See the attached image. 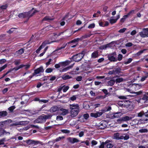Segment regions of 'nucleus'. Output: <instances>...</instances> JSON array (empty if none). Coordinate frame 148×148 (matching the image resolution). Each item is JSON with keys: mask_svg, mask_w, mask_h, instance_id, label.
I'll list each match as a JSON object with an SVG mask.
<instances>
[{"mask_svg": "<svg viewBox=\"0 0 148 148\" xmlns=\"http://www.w3.org/2000/svg\"><path fill=\"white\" fill-rule=\"evenodd\" d=\"M5 138H3L0 140V145H3L4 144V142L5 141Z\"/></svg>", "mask_w": 148, "mask_h": 148, "instance_id": "56", "label": "nucleus"}, {"mask_svg": "<svg viewBox=\"0 0 148 148\" xmlns=\"http://www.w3.org/2000/svg\"><path fill=\"white\" fill-rule=\"evenodd\" d=\"M95 26V25L94 23H93L90 24L88 27V28L89 29H92L94 28Z\"/></svg>", "mask_w": 148, "mask_h": 148, "instance_id": "47", "label": "nucleus"}, {"mask_svg": "<svg viewBox=\"0 0 148 148\" xmlns=\"http://www.w3.org/2000/svg\"><path fill=\"white\" fill-rule=\"evenodd\" d=\"M0 136L2 137L3 135L6 134V132L2 128H0Z\"/></svg>", "mask_w": 148, "mask_h": 148, "instance_id": "23", "label": "nucleus"}, {"mask_svg": "<svg viewBox=\"0 0 148 148\" xmlns=\"http://www.w3.org/2000/svg\"><path fill=\"white\" fill-rule=\"evenodd\" d=\"M53 69L51 68H48L45 70V72L47 73H50L52 72Z\"/></svg>", "mask_w": 148, "mask_h": 148, "instance_id": "43", "label": "nucleus"}, {"mask_svg": "<svg viewBox=\"0 0 148 148\" xmlns=\"http://www.w3.org/2000/svg\"><path fill=\"white\" fill-rule=\"evenodd\" d=\"M8 7V5L7 4H5V5H3L1 6L0 8L1 9L4 10L6 9V8Z\"/></svg>", "mask_w": 148, "mask_h": 148, "instance_id": "50", "label": "nucleus"}, {"mask_svg": "<svg viewBox=\"0 0 148 148\" xmlns=\"http://www.w3.org/2000/svg\"><path fill=\"white\" fill-rule=\"evenodd\" d=\"M27 143L30 145H36L39 143H40V142L38 141H35L34 140H27Z\"/></svg>", "mask_w": 148, "mask_h": 148, "instance_id": "13", "label": "nucleus"}, {"mask_svg": "<svg viewBox=\"0 0 148 148\" xmlns=\"http://www.w3.org/2000/svg\"><path fill=\"white\" fill-rule=\"evenodd\" d=\"M123 81V79L122 78H119L116 79L115 80L116 83H120Z\"/></svg>", "mask_w": 148, "mask_h": 148, "instance_id": "32", "label": "nucleus"}, {"mask_svg": "<svg viewBox=\"0 0 148 148\" xmlns=\"http://www.w3.org/2000/svg\"><path fill=\"white\" fill-rule=\"evenodd\" d=\"M7 66V64H5L3 66L0 67V72H1L3 69H4Z\"/></svg>", "mask_w": 148, "mask_h": 148, "instance_id": "60", "label": "nucleus"}, {"mask_svg": "<svg viewBox=\"0 0 148 148\" xmlns=\"http://www.w3.org/2000/svg\"><path fill=\"white\" fill-rule=\"evenodd\" d=\"M139 34L142 37H148V28L143 29L142 31L140 32Z\"/></svg>", "mask_w": 148, "mask_h": 148, "instance_id": "4", "label": "nucleus"}, {"mask_svg": "<svg viewBox=\"0 0 148 148\" xmlns=\"http://www.w3.org/2000/svg\"><path fill=\"white\" fill-rule=\"evenodd\" d=\"M132 59L131 58H130L128 59L127 61H125L124 62V63L125 64H127L130 63L132 60Z\"/></svg>", "mask_w": 148, "mask_h": 148, "instance_id": "45", "label": "nucleus"}, {"mask_svg": "<svg viewBox=\"0 0 148 148\" xmlns=\"http://www.w3.org/2000/svg\"><path fill=\"white\" fill-rule=\"evenodd\" d=\"M42 115H43L45 121L47 119H51L53 116L52 114L51 113H49L47 115L42 114Z\"/></svg>", "mask_w": 148, "mask_h": 148, "instance_id": "18", "label": "nucleus"}, {"mask_svg": "<svg viewBox=\"0 0 148 148\" xmlns=\"http://www.w3.org/2000/svg\"><path fill=\"white\" fill-rule=\"evenodd\" d=\"M24 49H21L16 52V54L17 55H20L23 53L24 52Z\"/></svg>", "mask_w": 148, "mask_h": 148, "instance_id": "24", "label": "nucleus"}, {"mask_svg": "<svg viewBox=\"0 0 148 148\" xmlns=\"http://www.w3.org/2000/svg\"><path fill=\"white\" fill-rule=\"evenodd\" d=\"M97 142L95 140H92L91 142V146L93 147L94 145H96L97 144Z\"/></svg>", "mask_w": 148, "mask_h": 148, "instance_id": "46", "label": "nucleus"}, {"mask_svg": "<svg viewBox=\"0 0 148 148\" xmlns=\"http://www.w3.org/2000/svg\"><path fill=\"white\" fill-rule=\"evenodd\" d=\"M144 111H141L138 113L137 116L138 117H142L143 115H144Z\"/></svg>", "mask_w": 148, "mask_h": 148, "instance_id": "51", "label": "nucleus"}, {"mask_svg": "<svg viewBox=\"0 0 148 148\" xmlns=\"http://www.w3.org/2000/svg\"><path fill=\"white\" fill-rule=\"evenodd\" d=\"M98 52L97 51H95L92 53L91 57L93 58H95L98 57Z\"/></svg>", "mask_w": 148, "mask_h": 148, "instance_id": "21", "label": "nucleus"}, {"mask_svg": "<svg viewBox=\"0 0 148 148\" xmlns=\"http://www.w3.org/2000/svg\"><path fill=\"white\" fill-rule=\"evenodd\" d=\"M144 115L145 116L146 118V119H143L141 120L144 121H147L148 120V111L145 113L144 112Z\"/></svg>", "mask_w": 148, "mask_h": 148, "instance_id": "34", "label": "nucleus"}, {"mask_svg": "<svg viewBox=\"0 0 148 148\" xmlns=\"http://www.w3.org/2000/svg\"><path fill=\"white\" fill-rule=\"evenodd\" d=\"M59 108L56 106H55L52 107L50 109V112H54L57 111H58Z\"/></svg>", "mask_w": 148, "mask_h": 148, "instance_id": "15", "label": "nucleus"}, {"mask_svg": "<svg viewBox=\"0 0 148 148\" xmlns=\"http://www.w3.org/2000/svg\"><path fill=\"white\" fill-rule=\"evenodd\" d=\"M113 145L111 143H108L106 145L107 148H112L113 147Z\"/></svg>", "mask_w": 148, "mask_h": 148, "instance_id": "59", "label": "nucleus"}, {"mask_svg": "<svg viewBox=\"0 0 148 148\" xmlns=\"http://www.w3.org/2000/svg\"><path fill=\"white\" fill-rule=\"evenodd\" d=\"M123 103L122 104V105H124L126 106L130 105V102L129 101L125 100L123 101Z\"/></svg>", "mask_w": 148, "mask_h": 148, "instance_id": "36", "label": "nucleus"}, {"mask_svg": "<svg viewBox=\"0 0 148 148\" xmlns=\"http://www.w3.org/2000/svg\"><path fill=\"white\" fill-rule=\"evenodd\" d=\"M4 121L6 125L12 122V121L11 119H8Z\"/></svg>", "mask_w": 148, "mask_h": 148, "instance_id": "42", "label": "nucleus"}, {"mask_svg": "<svg viewBox=\"0 0 148 148\" xmlns=\"http://www.w3.org/2000/svg\"><path fill=\"white\" fill-rule=\"evenodd\" d=\"M111 109V107L110 106H109L107 107H106L104 110H102V111L107 112L110 111Z\"/></svg>", "mask_w": 148, "mask_h": 148, "instance_id": "38", "label": "nucleus"}, {"mask_svg": "<svg viewBox=\"0 0 148 148\" xmlns=\"http://www.w3.org/2000/svg\"><path fill=\"white\" fill-rule=\"evenodd\" d=\"M120 112H117L115 113H114V115L112 116V118L114 119L116 118H119V117L120 116L119 115V114H120Z\"/></svg>", "mask_w": 148, "mask_h": 148, "instance_id": "35", "label": "nucleus"}, {"mask_svg": "<svg viewBox=\"0 0 148 148\" xmlns=\"http://www.w3.org/2000/svg\"><path fill=\"white\" fill-rule=\"evenodd\" d=\"M85 53V52L83 51L81 53L73 56L71 59L72 58L74 61L78 62L80 61L83 58Z\"/></svg>", "mask_w": 148, "mask_h": 148, "instance_id": "2", "label": "nucleus"}, {"mask_svg": "<svg viewBox=\"0 0 148 148\" xmlns=\"http://www.w3.org/2000/svg\"><path fill=\"white\" fill-rule=\"evenodd\" d=\"M89 116V115L88 114H84L83 116L84 118L85 119H87L88 118Z\"/></svg>", "mask_w": 148, "mask_h": 148, "instance_id": "63", "label": "nucleus"}, {"mask_svg": "<svg viewBox=\"0 0 148 148\" xmlns=\"http://www.w3.org/2000/svg\"><path fill=\"white\" fill-rule=\"evenodd\" d=\"M116 19H110V21L111 23L113 24L115 23L116 21Z\"/></svg>", "mask_w": 148, "mask_h": 148, "instance_id": "57", "label": "nucleus"}, {"mask_svg": "<svg viewBox=\"0 0 148 148\" xmlns=\"http://www.w3.org/2000/svg\"><path fill=\"white\" fill-rule=\"evenodd\" d=\"M60 63L61 66H65L69 64L70 62L68 60H66L65 62H61Z\"/></svg>", "mask_w": 148, "mask_h": 148, "instance_id": "16", "label": "nucleus"}, {"mask_svg": "<svg viewBox=\"0 0 148 148\" xmlns=\"http://www.w3.org/2000/svg\"><path fill=\"white\" fill-rule=\"evenodd\" d=\"M110 45V44H108L106 45H101L99 47V49H106L107 48L109 47Z\"/></svg>", "mask_w": 148, "mask_h": 148, "instance_id": "28", "label": "nucleus"}, {"mask_svg": "<svg viewBox=\"0 0 148 148\" xmlns=\"http://www.w3.org/2000/svg\"><path fill=\"white\" fill-rule=\"evenodd\" d=\"M146 50L144 49L143 50H141L140 51H139L137 53H136V55L137 56H139L145 50Z\"/></svg>", "mask_w": 148, "mask_h": 148, "instance_id": "58", "label": "nucleus"}, {"mask_svg": "<svg viewBox=\"0 0 148 148\" xmlns=\"http://www.w3.org/2000/svg\"><path fill=\"white\" fill-rule=\"evenodd\" d=\"M76 95H73L70 98V99L72 101H74L76 99Z\"/></svg>", "mask_w": 148, "mask_h": 148, "instance_id": "54", "label": "nucleus"}, {"mask_svg": "<svg viewBox=\"0 0 148 148\" xmlns=\"http://www.w3.org/2000/svg\"><path fill=\"white\" fill-rule=\"evenodd\" d=\"M116 52L110 54L108 56V60L111 62H116L117 60L116 56Z\"/></svg>", "mask_w": 148, "mask_h": 148, "instance_id": "3", "label": "nucleus"}, {"mask_svg": "<svg viewBox=\"0 0 148 148\" xmlns=\"http://www.w3.org/2000/svg\"><path fill=\"white\" fill-rule=\"evenodd\" d=\"M8 115V113L6 111H0V117H3L6 116Z\"/></svg>", "mask_w": 148, "mask_h": 148, "instance_id": "17", "label": "nucleus"}, {"mask_svg": "<svg viewBox=\"0 0 148 148\" xmlns=\"http://www.w3.org/2000/svg\"><path fill=\"white\" fill-rule=\"evenodd\" d=\"M147 130L146 129H141L139 131V132L141 133L147 132Z\"/></svg>", "mask_w": 148, "mask_h": 148, "instance_id": "40", "label": "nucleus"}, {"mask_svg": "<svg viewBox=\"0 0 148 148\" xmlns=\"http://www.w3.org/2000/svg\"><path fill=\"white\" fill-rule=\"evenodd\" d=\"M29 121H20L18 122V125H26L27 124H28L29 123Z\"/></svg>", "mask_w": 148, "mask_h": 148, "instance_id": "25", "label": "nucleus"}, {"mask_svg": "<svg viewBox=\"0 0 148 148\" xmlns=\"http://www.w3.org/2000/svg\"><path fill=\"white\" fill-rule=\"evenodd\" d=\"M108 123L105 121H101L98 126L99 129H104L107 127Z\"/></svg>", "mask_w": 148, "mask_h": 148, "instance_id": "5", "label": "nucleus"}, {"mask_svg": "<svg viewBox=\"0 0 148 148\" xmlns=\"http://www.w3.org/2000/svg\"><path fill=\"white\" fill-rule=\"evenodd\" d=\"M115 82L114 79H112L108 82L107 84L108 85L112 86L114 84Z\"/></svg>", "mask_w": 148, "mask_h": 148, "instance_id": "30", "label": "nucleus"}, {"mask_svg": "<svg viewBox=\"0 0 148 148\" xmlns=\"http://www.w3.org/2000/svg\"><path fill=\"white\" fill-rule=\"evenodd\" d=\"M63 119V117L60 116H58L56 117V120L58 121L62 120Z\"/></svg>", "mask_w": 148, "mask_h": 148, "instance_id": "52", "label": "nucleus"}, {"mask_svg": "<svg viewBox=\"0 0 148 148\" xmlns=\"http://www.w3.org/2000/svg\"><path fill=\"white\" fill-rule=\"evenodd\" d=\"M76 80L77 81H81L82 79V77L81 76H78L76 78Z\"/></svg>", "mask_w": 148, "mask_h": 148, "instance_id": "61", "label": "nucleus"}, {"mask_svg": "<svg viewBox=\"0 0 148 148\" xmlns=\"http://www.w3.org/2000/svg\"><path fill=\"white\" fill-rule=\"evenodd\" d=\"M79 110H71V116L72 117H74L76 116L79 112Z\"/></svg>", "mask_w": 148, "mask_h": 148, "instance_id": "10", "label": "nucleus"}, {"mask_svg": "<svg viewBox=\"0 0 148 148\" xmlns=\"http://www.w3.org/2000/svg\"><path fill=\"white\" fill-rule=\"evenodd\" d=\"M122 117L123 122L129 121L130 120H131L132 119V117L128 116H123Z\"/></svg>", "mask_w": 148, "mask_h": 148, "instance_id": "20", "label": "nucleus"}, {"mask_svg": "<svg viewBox=\"0 0 148 148\" xmlns=\"http://www.w3.org/2000/svg\"><path fill=\"white\" fill-rule=\"evenodd\" d=\"M44 71V70L42 66H40L34 70V72L33 73V76L35 75L40 73L43 72Z\"/></svg>", "mask_w": 148, "mask_h": 148, "instance_id": "7", "label": "nucleus"}, {"mask_svg": "<svg viewBox=\"0 0 148 148\" xmlns=\"http://www.w3.org/2000/svg\"><path fill=\"white\" fill-rule=\"evenodd\" d=\"M117 121L119 123H121L123 122L122 117H121L120 118L118 119L117 120Z\"/></svg>", "mask_w": 148, "mask_h": 148, "instance_id": "44", "label": "nucleus"}, {"mask_svg": "<svg viewBox=\"0 0 148 148\" xmlns=\"http://www.w3.org/2000/svg\"><path fill=\"white\" fill-rule=\"evenodd\" d=\"M134 12V10H132L131 11H130L129 13H128L127 14L124 15L123 17L125 19H126L128 17L130 14L132 13H133Z\"/></svg>", "mask_w": 148, "mask_h": 148, "instance_id": "31", "label": "nucleus"}, {"mask_svg": "<svg viewBox=\"0 0 148 148\" xmlns=\"http://www.w3.org/2000/svg\"><path fill=\"white\" fill-rule=\"evenodd\" d=\"M63 90L64 92H66L69 89V87L68 86H65V85L62 86Z\"/></svg>", "mask_w": 148, "mask_h": 148, "instance_id": "37", "label": "nucleus"}, {"mask_svg": "<svg viewBox=\"0 0 148 148\" xmlns=\"http://www.w3.org/2000/svg\"><path fill=\"white\" fill-rule=\"evenodd\" d=\"M62 132L65 134H69L70 133V131L67 130H61Z\"/></svg>", "mask_w": 148, "mask_h": 148, "instance_id": "48", "label": "nucleus"}, {"mask_svg": "<svg viewBox=\"0 0 148 148\" xmlns=\"http://www.w3.org/2000/svg\"><path fill=\"white\" fill-rule=\"evenodd\" d=\"M53 18H51L49 16H45L42 19V21H47L48 22H50V21H52L53 20Z\"/></svg>", "mask_w": 148, "mask_h": 148, "instance_id": "22", "label": "nucleus"}, {"mask_svg": "<svg viewBox=\"0 0 148 148\" xmlns=\"http://www.w3.org/2000/svg\"><path fill=\"white\" fill-rule=\"evenodd\" d=\"M103 114L102 112H97L96 113H92L90 114V116L92 117H94L95 118H97Z\"/></svg>", "mask_w": 148, "mask_h": 148, "instance_id": "11", "label": "nucleus"}, {"mask_svg": "<svg viewBox=\"0 0 148 148\" xmlns=\"http://www.w3.org/2000/svg\"><path fill=\"white\" fill-rule=\"evenodd\" d=\"M5 125V123L4 121L0 122V127H1V128H2V127H3Z\"/></svg>", "mask_w": 148, "mask_h": 148, "instance_id": "62", "label": "nucleus"}, {"mask_svg": "<svg viewBox=\"0 0 148 148\" xmlns=\"http://www.w3.org/2000/svg\"><path fill=\"white\" fill-rule=\"evenodd\" d=\"M104 142H102L101 145L99 146V148H104Z\"/></svg>", "mask_w": 148, "mask_h": 148, "instance_id": "64", "label": "nucleus"}, {"mask_svg": "<svg viewBox=\"0 0 148 148\" xmlns=\"http://www.w3.org/2000/svg\"><path fill=\"white\" fill-rule=\"evenodd\" d=\"M70 108L71 110H79V106L77 104H70Z\"/></svg>", "mask_w": 148, "mask_h": 148, "instance_id": "12", "label": "nucleus"}, {"mask_svg": "<svg viewBox=\"0 0 148 148\" xmlns=\"http://www.w3.org/2000/svg\"><path fill=\"white\" fill-rule=\"evenodd\" d=\"M67 140L70 143L73 144L75 143L79 142V140L76 138L72 137H69L67 138Z\"/></svg>", "mask_w": 148, "mask_h": 148, "instance_id": "8", "label": "nucleus"}, {"mask_svg": "<svg viewBox=\"0 0 148 148\" xmlns=\"http://www.w3.org/2000/svg\"><path fill=\"white\" fill-rule=\"evenodd\" d=\"M81 39L80 38H77L76 39L75 38L73 40H72L71 42H78L79 40H81Z\"/></svg>", "mask_w": 148, "mask_h": 148, "instance_id": "49", "label": "nucleus"}, {"mask_svg": "<svg viewBox=\"0 0 148 148\" xmlns=\"http://www.w3.org/2000/svg\"><path fill=\"white\" fill-rule=\"evenodd\" d=\"M114 71V74L116 75L117 74H119L121 72V69L119 67L117 68H116L114 70H113Z\"/></svg>", "mask_w": 148, "mask_h": 148, "instance_id": "26", "label": "nucleus"}, {"mask_svg": "<svg viewBox=\"0 0 148 148\" xmlns=\"http://www.w3.org/2000/svg\"><path fill=\"white\" fill-rule=\"evenodd\" d=\"M62 78L64 80H66L67 79H70L72 78V77L68 75H63L62 77Z\"/></svg>", "mask_w": 148, "mask_h": 148, "instance_id": "27", "label": "nucleus"}, {"mask_svg": "<svg viewBox=\"0 0 148 148\" xmlns=\"http://www.w3.org/2000/svg\"><path fill=\"white\" fill-rule=\"evenodd\" d=\"M49 44L48 41H45L43 42L42 43L41 46L39 47V48L36 50V52L37 53H38L40 51L41 49L45 47L46 45L47 44Z\"/></svg>", "mask_w": 148, "mask_h": 148, "instance_id": "9", "label": "nucleus"}, {"mask_svg": "<svg viewBox=\"0 0 148 148\" xmlns=\"http://www.w3.org/2000/svg\"><path fill=\"white\" fill-rule=\"evenodd\" d=\"M123 56L121 54H119L118 55V59L117 60L119 61L121 60L122 59Z\"/></svg>", "mask_w": 148, "mask_h": 148, "instance_id": "53", "label": "nucleus"}, {"mask_svg": "<svg viewBox=\"0 0 148 148\" xmlns=\"http://www.w3.org/2000/svg\"><path fill=\"white\" fill-rule=\"evenodd\" d=\"M67 45V43H64L63 45H62V46L61 47H57V49H56V50H55V51H58L59 50H61L62 49L64 48Z\"/></svg>", "mask_w": 148, "mask_h": 148, "instance_id": "29", "label": "nucleus"}, {"mask_svg": "<svg viewBox=\"0 0 148 148\" xmlns=\"http://www.w3.org/2000/svg\"><path fill=\"white\" fill-rule=\"evenodd\" d=\"M120 136V134L119 133H115L114 134V137L117 140H119Z\"/></svg>", "mask_w": 148, "mask_h": 148, "instance_id": "39", "label": "nucleus"}, {"mask_svg": "<svg viewBox=\"0 0 148 148\" xmlns=\"http://www.w3.org/2000/svg\"><path fill=\"white\" fill-rule=\"evenodd\" d=\"M15 107L14 106H12L8 108V110L9 111L10 113L12 112H13L15 108Z\"/></svg>", "mask_w": 148, "mask_h": 148, "instance_id": "33", "label": "nucleus"}, {"mask_svg": "<svg viewBox=\"0 0 148 148\" xmlns=\"http://www.w3.org/2000/svg\"><path fill=\"white\" fill-rule=\"evenodd\" d=\"M132 86L134 88V89L136 91L138 90L142 87V85L141 84H132Z\"/></svg>", "mask_w": 148, "mask_h": 148, "instance_id": "14", "label": "nucleus"}, {"mask_svg": "<svg viewBox=\"0 0 148 148\" xmlns=\"http://www.w3.org/2000/svg\"><path fill=\"white\" fill-rule=\"evenodd\" d=\"M60 110L62 111L61 114L63 115H66L68 113V110L67 109L61 108L60 109Z\"/></svg>", "mask_w": 148, "mask_h": 148, "instance_id": "19", "label": "nucleus"}, {"mask_svg": "<svg viewBox=\"0 0 148 148\" xmlns=\"http://www.w3.org/2000/svg\"><path fill=\"white\" fill-rule=\"evenodd\" d=\"M34 9V8H33L30 11L27 12L19 14L18 15V16L19 18H24L25 17H28V18H29L34 15L36 12H38V11L35 10L31 14L32 10Z\"/></svg>", "mask_w": 148, "mask_h": 148, "instance_id": "1", "label": "nucleus"}, {"mask_svg": "<svg viewBox=\"0 0 148 148\" xmlns=\"http://www.w3.org/2000/svg\"><path fill=\"white\" fill-rule=\"evenodd\" d=\"M35 122L37 123H41L45 122V121L43 115L39 116L36 119L35 121Z\"/></svg>", "mask_w": 148, "mask_h": 148, "instance_id": "6", "label": "nucleus"}, {"mask_svg": "<svg viewBox=\"0 0 148 148\" xmlns=\"http://www.w3.org/2000/svg\"><path fill=\"white\" fill-rule=\"evenodd\" d=\"M64 138V136L59 137L58 138H56L54 141L55 142H58L62 139H63Z\"/></svg>", "mask_w": 148, "mask_h": 148, "instance_id": "41", "label": "nucleus"}, {"mask_svg": "<svg viewBox=\"0 0 148 148\" xmlns=\"http://www.w3.org/2000/svg\"><path fill=\"white\" fill-rule=\"evenodd\" d=\"M142 99L145 101H147L148 100V97L145 95H143Z\"/></svg>", "mask_w": 148, "mask_h": 148, "instance_id": "55", "label": "nucleus"}]
</instances>
